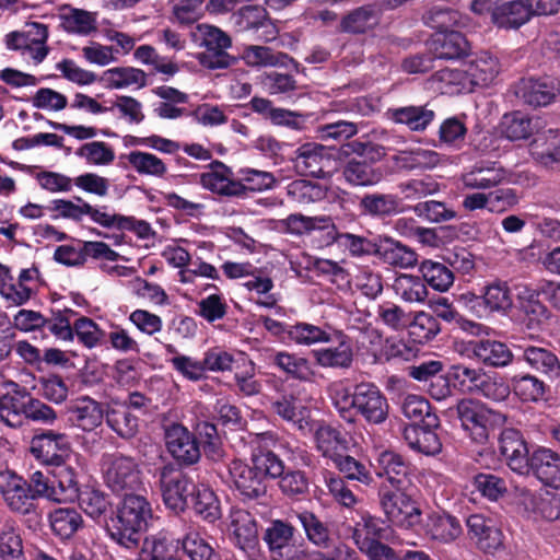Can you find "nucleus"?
<instances>
[{"instance_id":"obj_1","label":"nucleus","mask_w":560,"mask_h":560,"mask_svg":"<svg viewBox=\"0 0 560 560\" xmlns=\"http://www.w3.org/2000/svg\"><path fill=\"white\" fill-rule=\"evenodd\" d=\"M156 518L147 494H122L106 524V535L119 547L137 550L141 536L153 526Z\"/></svg>"},{"instance_id":"obj_2","label":"nucleus","mask_w":560,"mask_h":560,"mask_svg":"<svg viewBox=\"0 0 560 560\" xmlns=\"http://www.w3.org/2000/svg\"><path fill=\"white\" fill-rule=\"evenodd\" d=\"M334 406L347 423H355L361 417L372 425L383 424L389 415L386 395L373 382H360L337 395Z\"/></svg>"},{"instance_id":"obj_3","label":"nucleus","mask_w":560,"mask_h":560,"mask_svg":"<svg viewBox=\"0 0 560 560\" xmlns=\"http://www.w3.org/2000/svg\"><path fill=\"white\" fill-rule=\"evenodd\" d=\"M31 492L23 476L11 469L0 470V494L3 502L26 528L35 532L42 525L43 510Z\"/></svg>"},{"instance_id":"obj_4","label":"nucleus","mask_w":560,"mask_h":560,"mask_svg":"<svg viewBox=\"0 0 560 560\" xmlns=\"http://www.w3.org/2000/svg\"><path fill=\"white\" fill-rule=\"evenodd\" d=\"M455 410L465 435L478 445L488 444L490 435L502 429L508 421L506 415L478 399L463 398L458 400Z\"/></svg>"},{"instance_id":"obj_5","label":"nucleus","mask_w":560,"mask_h":560,"mask_svg":"<svg viewBox=\"0 0 560 560\" xmlns=\"http://www.w3.org/2000/svg\"><path fill=\"white\" fill-rule=\"evenodd\" d=\"M57 412L25 389L0 396V421L10 428H21L28 420L52 423Z\"/></svg>"},{"instance_id":"obj_6","label":"nucleus","mask_w":560,"mask_h":560,"mask_svg":"<svg viewBox=\"0 0 560 560\" xmlns=\"http://www.w3.org/2000/svg\"><path fill=\"white\" fill-rule=\"evenodd\" d=\"M217 474L244 504L266 505L268 503L269 483H266L249 462L233 458L225 465V474L218 470Z\"/></svg>"},{"instance_id":"obj_7","label":"nucleus","mask_w":560,"mask_h":560,"mask_svg":"<svg viewBox=\"0 0 560 560\" xmlns=\"http://www.w3.org/2000/svg\"><path fill=\"white\" fill-rule=\"evenodd\" d=\"M154 476L165 508L175 515L185 513L199 483L171 462L158 467Z\"/></svg>"},{"instance_id":"obj_8","label":"nucleus","mask_w":560,"mask_h":560,"mask_svg":"<svg viewBox=\"0 0 560 560\" xmlns=\"http://www.w3.org/2000/svg\"><path fill=\"white\" fill-rule=\"evenodd\" d=\"M415 486L404 489L378 488L380 504L388 522L401 528H411L421 521V511L412 498Z\"/></svg>"},{"instance_id":"obj_9","label":"nucleus","mask_w":560,"mask_h":560,"mask_svg":"<svg viewBox=\"0 0 560 560\" xmlns=\"http://www.w3.org/2000/svg\"><path fill=\"white\" fill-rule=\"evenodd\" d=\"M104 481L114 493H136L143 486L142 472L135 457L110 454L104 462Z\"/></svg>"},{"instance_id":"obj_10","label":"nucleus","mask_w":560,"mask_h":560,"mask_svg":"<svg viewBox=\"0 0 560 560\" xmlns=\"http://www.w3.org/2000/svg\"><path fill=\"white\" fill-rule=\"evenodd\" d=\"M31 454L46 466H55L81 455L72 450L70 436L50 429H43L31 440Z\"/></svg>"},{"instance_id":"obj_11","label":"nucleus","mask_w":560,"mask_h":560,"mask_svg":"<svg viewBox=\"0 0 560 560\" xmlns=\"http://www.w3.org/2000/svg\"><path fill=\"white\" fill-rule=\"evenodd\" d=\"M271 560H295L304 557L296 528L283 520H273L262 534Z\"/></svg>"},{"instance_id":"obj_12","label":"nucleus","mask_w":560,"mask_h":560,"mask_svg":"<svg viewBox=\"0 0 560 560\" xmlns=\"http://www.w3.org/2000/svg\"><path fill=\"white\" fill-rule=\"evenodd\" d=\"M78 203L67 199H54L48 207L58 214H52L51 220L68 219L74 222H81L84 215H88L92 222L105 229H119L120 213H108L107 206L94 207L81 197H74Z\"/></svg>"},{"instance_id":"obj_13","label":"nucleus","mask_w":560,"mask_h":560,"mask_svg":"<svg viewBox=\"0 0 560 560\" xmlns=\"http://www.w3.org/2000/svg\"><path fill=\"white\" fill-rule=\"evenodd\" d=\"M73 244L58 246L54 260L67 267H83L89 258L94 260L117 261L120 255L102 241H82L71 238Z\"/></svg>"},{"instance_id":"obj_14","label":"nucleus","mask_w":560,"mask_h":560,"mask_svg":"<svg viewBox=\"0 0 560 560\" xmlns=\"http://www.w3.org/2000/svg\"><path fill=\"white\" fill-rule=\"evenodd\" d=\"M375 475L382 479L380 487L387 489L410 487L415 477V466L400 453L393 450L381 451L372 464Z\"/></svg>"},{"instance_id":"obj_15","label":"nucleus","mask_w":560,"mask_h":560,"mask_svg":"<svg viewBox=\"0 0 560 560\" xmlns=\"http://www.w3.org/2000/svg\"><path fill=\"white\" fill-rule=\"evenodd\" d=\"M466 526L470 541L479 551L495 556L505 550V536L492 517L471 514L466 518Z\"/></svg>"},{"instance_id":"obj_16","label":"nucleus","mask_w":560,"mask_h":560,"mask_svg":"<svg viewBox=\"0 0 560 560\" xmlns=\"http://www.w3.org/2000/svg\"><path fill=\"white\" fill-rule=\"evenodd\" d=\"M164 441L167 452L178 466L189 467L199 462L201 451L197 436L184 424L172 422L165 425Z\"/></svg>"},{"instance_id":"obj_17","label":"nucleus","mask_w":560,"mask_h":560,"mask_svg":"<svg viewBox=\"0 0 560 560\" xmlns=\"http://www.w3.org/2000/svg\"><path fill=\"white\" fill-rule=\"evenodd\" d=\"M48 27L39 22L26 23L22 31L5 35V46L10 50L27 51L35 65H39L49 54L46 45Z\"/></svg>"},{"instance_id":"obj_18","label":"nucleus","mask_w":560,"mask_h":560,"mask_svg":"<svg viewBox=\"0 0 560 560\" xmlns=\"http://www.w3.org/2000/svg\"><path fill=\"white\" fill-rule=\"evenodd\" d=\"M515 94L533 108L545 107L552 104L560 94V81L551 75L522 78Z\"/></svg>"},{"instance_id":"obj_19","label":"nucleus","mask_w":560,"mask_h":560,"mask_svg":"<svg viewBox=\"0 0 560 560\" xmlns=\"http://www.w3.org/2000/svg\"><path fill=\"white\" fill-rule=\"evenodd\" d=\"M498 438L499 451L511 470L528 476L527 460L530 450L523 433L515 428H502Z\"/></svg>"},{"instance_id":"obj_20","label":"nucleus","mask_w":560,"mask_h":560,"mask_svg":"<svg viewBox=\"0 0 560 560\" xmlns=\"http://www.w3.org/2000/svg\"><path fill=\"white\" fill-rule=\"evenodd\" d=\"M80 459L81 457H75V459H69L52 466L50 475L57 503H73L75 498L80 497L82 491L80 485V476L82 474Z\"/></svg>"},{"instance_id":"obj_21","label":"nucleus","mask_w":560,"mask_h":560,"mask_svg":"<svg viewBox=\"0 0 560 560\" xmlns=\"http://www.w3.org/2000/svg\"><path fill=\"white\" fill-rule=\"evenodd\" d=\"M313 439L316 451L330 460L350 450L351 436L341 424L317 421Z\"/></svg>"},{"instance_id":"obj_22","label":"nucleus","mask_w":560,"mask_h":560,"mask_svg":"<svg viewBox=\"0 0 560 560\" xmlns=\"http://www.w3.org/2000/svg\"><path fill=\"white\" fill-rule=\"evenodd\" d=\"M334 337L337 345L312 350L313 359L324 369H350L354 359L350 337L341 330L335 331Z\"/></svg>"},{"instance_id":"obj_23","label":"nucleus","mask_w":560,"mask_h":560,"mask_svg":"<svg viewBox=\"0 0 560 560\" xmlns=\"http://www.w3.org/2000/svg\"><path fill=\"white\" fill-rule=\"evenodd\" d=\"M231 526L235 546L249 558L255 559L259 550L257 522L253 515L243 509L231 511Z\"/></svg>"},{"instance_id":"obj_24","label":"nucleus","mask_w":560,"mask_h":560,"mask_svg":"<svg viewBox=\"0 0 560 560\" xmlns=\"http://www.w3.org/2000/svg\"><path fill=\"white\" fill-rule=\"evenodd\" d=\"M528 475L547 487L560 489V455L550 448L536 447L527 460Z\"/></svg>"},{"instance_id":"obj_25","label":"nucleus","mask_w":560,"mask_h":560,"mask_svg":"<svg viewBox=\"0 0 560 560\" xmlns=\"http://www.w3.org/2000/svg\"><path fill=\"white\" fill-rule=\"evenodd\" d=\"M509 177V172L499 162L480 161L460 176L464 188L490 189L499 186Z\"/></svg>"},{"instance_id":"obj_26","label":"nucleus","mask_w":560,"mask_h":560,"mask_svg":"<svg viewBox=\"0 0 560 560\" xmlns=\"http://www.w3.org/2000/svg\"><path fill=\"white\" fill-rule=\"evenodd\" d=\"M208 171L200 175V184L211 192L223 197H236L243 191V186L234 177L232 170L219 160L212 161Z\"/></svg>"},{"instance_id":"obj_27","label":"nucleus","mask_w":560,"mask_h":560,"mask_svg":"<svg viewBox=\"0 0 560 560\" xmlns=\"http://www.w3.org/2000/svg\"><path fill=\"white\" fill-rule=\"evenodd\" d=\"M180 538L167 528L140 538L139 560H171L176 557Z\"/></svg>"},{"instance_id":"obj_28","label":"nucleus","mask_w":560,"mask_h":560,"mask_svg":"<svg viewBox=\"0 0 560 560\" xmlns=\"http://www.w3.org/2000/svg\"><path fill=\"white\" fill-rule=\"evenodd\" d=\"M80 509L94 521L97 525H103L106 530V524L115 510V503L110 494L96 487H84L80 497L75 498Z\"/></svg>"},{"instance_id":"obj_29","label":"nucleus","mask_w":560,"mask_h":560,"mask_svg":"<svg viewBox=\"0 0 560 560\" xmlns=\"http://www.w3.org/2000/svg\"><path fill=\"white\" fill-rule=\"evenodd\" d=\"M439 428L428 427V423H409L404 425L401 436L411 451L435 456L442 451V442L436 433Z\"/></svg>"},{"instance_id":"obj_30","label":"nucleus","mask_w":560,"mask_h":560,"mask_svg":"<svg viewBox=\"0 0 560 560\" xmlns=\"http://www.w3.org/2000/svg\"><path fill=\"white\" fill-rule=\"evenodd\" d=\"M429 45L433 57L442 60L462 59L467 56L470 48L465 35L457 30L435 32Z\"/></svg>"},{"instance_id":"obj_31","label":"nucleus","mask_w":560,"mask_h":560,"mask_svg":"<svg viewBox=\"0 0 560 560\" xmlns=\"http://www.w3.org/2000/svg\"><path fill=\"white\" fill-rule=\"evenodd\" d=\"M329 163L326 148L322 144L307 142L296 150L295 167L303 175L325 178L329 174Z\"/></svg>"},{"instance_id":"obj_32","label":"nucleus","mask_w":560,"mask_h":560,"mask_svg":"<svg viewBox=\"0 0 560 560\" xmlns=\"http://www.w3.org/2000/svg\"><path fill=\"white\" fill-rule=\"evenodd\" d=\"M69 419L81 430L91 432L105 417L101 402L89 396H81L68 405Z\"/></svg>"},{"instance_id":"obj_33","label":"nucleus","mask_w":560,"mask_h":560,"mask_svg":"<svg viewBox=\"0 0 560 560\" xmlns=\"http://www.w3.org/2000/svg\"><path fill=\"white\" fill-rule=\"evenodd\" d=\"M385 115L392 122L404 125L413 132L424 131L435 118V112L427 105L390 107Z\"/></svg>"},{"instance_id":"obj_34","label":"nucleus","mask_w":560,"mask_h":560,"mask_svg":"<svg viewBox=\"0 0 560 560\" xmlns=\"http://www.w3.org/2000/svg\"><path fill=\"white\" fill-rule=\"evenodd\" d=\"M388 535L389 526L383 520L368 515L355 524L352 538L358 548L366 553L382 545V540L387 539Z\"/></svg>"},{"instance_id":"obj_35","label":"nucleus","mask_w":560,"mask_h":560,"mask_svg":"<svg viewBox=\"0 0 560 560\" xmlns=\"http://www.w3.org/2000/svg\"><path fill=\"white\" fill-rule=\"evenodd\" d=\"M540 283L536 289L524 288L518 293L520 310L524 314L526 326L530 330L540 329L550 318V311L539 300Z\"/></svg>"},{"instance_id":"obj_36","label":"nucleus","mask_w":560,"mask_h":560,"mask_svg":"<svg viewBox=\"0 0 560 560\" xmlns=\"http://www.w3.org/2000/svg\"><path fill=\"white\" fill-rule=\"evenodd\" d=\"M530 154L539 164L553 168L560 165V130L537 132L530 142Z\"/></svg>"},{"instance_id":"obj_37","label":"nucleus","mask_w":560,"mask_h":560,"mask_svg":"<svg viewBox=\"0 0 560 560\" xmlns=\"http://www.w3.org/2000/svg\"><path fill=\"white\" fill-rule=\"evenodd\" d=\"M376 257L399 268L413 267L418 261V255L412 248L388 236L378 240Z\"/></svg>"},{"instance_id":"obj_38","label":"nucleus","mask_w":560,"mask_h":560,"mask_svg":"<svg viewBox=\"0 0 560 560\" xmlns=\"http://www.w3.org/2000/svg\"><path fill=\"white\" fill-rule=\"evenodd\" d=\"M381 14L382 8L375 3L355 8L341 19L340 31L349 34H364L380 23Z\"/></svg>"},{"instance_id":"obj_39","label":"nucleus","mask_w":560,"mask_h":560,"mask_svg":"<svg viewBox=\"0 0 560 560\" xmlns=\"http://www.w3.org/2000/svg\"><path fill=\"white\" fill-rule=\"evenodd\" d=\"M283 223L288 233L298 236L308 235L314 231L323 232L325 238L328 233L336 235V224L329 215L307 217L302 213H292L284 219Z\"/></svg>"},{"instance_id":"obj_40","label":"nucleus","mask_w":560,"mask_h":560,"mask_svg":"<svg viewBox=\"0 0 560 560\" xmlns=\"http://www.w3.org/2000/svg\"><path fill=\"white\" fill-rule=\"evenodd\" d=\"M360 212L371 218H388L401 212V202L397 195L365 194L359 201Z\"/></svg>"},{"instance_id":"obj_41","label":"nucleus","mask_w":560,"mask_h":560,"mask_svg":"<svg viewBox=\"0 0 560 560\" xmlns=\"http://www.w3.org/2000/svg\"><path fill=\"white\" fill-rule=\"evenodd\" d=\"M104 418L107 425L122 439H131L138 432L139 419L126 404L110 402L105 410Z\"/></svg>"},{"instance_id":"obj_42","label":"nucleus","mask_w":560,"mask_h":560,"mask_svg":"<svg viewBox=\"0 0 560 560\" xmlns=\"http://www.w3.org/2000/svg\"><path fill=\"white\" fill-rule=\"evenodd\" d=\"M51 532L61 540L72 538L84 526L81 513L74 508H56L48 514Z\"/></svg>"},{"instance_id":"obj_43","label":"nucleus","mask_w":560,"mask_h":560,"mask_svg":"<svg viewBox=\"0 0 560 560\" xmlns=\"http://www.w3.org/2000/svg\"><path fill=\"white\" fill-rule=\"evenodd\" d=\"M471 351L480 362L493 368L506 366L514 358L504 342L492 339H480L471 342Z\"/></svg>"},{"instance_id":"obj_44","label":"nucleus","mask_w":560,"mask_h":560,"mask_svg":"<svg viewBox=\"0 0 560 560\" xmlns=\"http://www.w3.org/2000/svg\"><path fill=\"white\" fill-rule=\"evenodd\" d=\"M539 121L540 118L529 117L520 110L508 113L500 124L501 133L511 141L525 140L538 132Z\"/></svg>"},{"instance_id":"obj_45","label":"nucleus","mask_w":560,"mask_h":560,"mask_svg":"<svg viewBox=\"0 0 560 560\" xmlns=\"http://www.w3.org/2000/svg\"><path fill=\"white\" fill-rule=\"evenodd\" d=\"M298 520L302 525L307 539L315 546L327 551H332L340 542L335 545L334 534L328 524L322 521L316 514L310 511H303L298 514Z\"/></svg>"},{"instance_id":"obj_46","label":"nucleus","mask_w":560,"mask_h":560,"mask_svg":"<svg viewBox=\"0 0 560 560\" xmlns=\"http://www.w3.org/2000/svg\"><path fill=\"white\" fill-rule=\"evenodd\" d=\"M521 359L524 360L530 369L555 380L560 376V360L550 349L537 346H527L523 349Z\"/></svg>"},{"instance_id":"obj_47","label":"nucleus","mask_w":560,"mask_h":560,"mask_svg":"<svg viewBox=\"0 0 560 560\" xmlns=\"http://www.w3.org/2000/svg\"><path fill=\"white\" fill-rule=\"evenodd\" d=\"M277 480L282 495L292 501H305L311 495V479L307 472L302 469L285 467Z\"/></svg>"},{"instance_id":"obj_48","label":"nucleus","mask_w":560,"mask_h":560,"mask_svg":"<svg viewBox=\"0 0 560 560\" xmlns=\"http://www.w3.org/2000/svg\"><path fill=\"white\" fill-rule=\"evenodd\" d=\"M189 506L198 517L209 524L215 523L222 515L218 495L205 483H199L189 501Z\"/></svg>"},{"instance_id":"obj_49","label":"nucleus","mask_w":560,"mask_h":560,"mask_svg":"<svg viewBox=\"0 0 560 560\" xmlns=\"http://www.w3.org/2000/svg\"><path fill=\"white\" fill-rule=\"evenodd\" d=\"M530 0L502 2L494 13V23L504 28H518L533 16Z\"/></svg>"},{"instance_id":"obj_50","label":"nucleus","mask_w":560,"mask_h":560,"mask_svg":"<svg viewBox=\"0 0 560 560\" xmlns=\"http://www.w3.org/2000/svg\"><path fill=\"white\" fill-rule=\"evenodd\" d=\"M465 66L474 89L476 86H488L495 79L500 70L499 60L487 51L476 55L472 59L465 62Z\"/></svg>"},{"instance_id":"obj_51","label":"nucleus","mask_w":560,"mask_h":560,"mask_svg":"<svg viewBox=\"0 0 560 560\" xmlns=\"http://www.w3.org/2000/svg\"><path fill=\"white\" fill-rule=\"evenodd\" d=\"M418 271L427 288L430 287L438 292L448 291L455 280V275L447 265L433 259H423Z\"/></svg>"},{"instance_id":"obj_52","label":"nucleus","mask_w":560,"mask_h":560,"mask_svg":"<svg viewBox=\"0 0 560 560\" xmlns=\"http://www.w3.org/2000/svg\"><path fill=\"white\" fill-rule=\"evenodd\" d=\"M148 74L133 67H115L105 70L100 77V82L108 90L125 89L130 85H137L139 89L144 88Z\"/></svg>"},{"instance_id":"obj_53","label":"nucleus","mask_w":560,"mask_h":560,"mask_svg":"<svg viewBox=\"0 0 560 560\" xmlns=\"http://www.w3.org/2000/svg\"><path fill=\"white\" fill-rule=\"evenodd\" d=\"M472 307L483 305L485 312L505 313L513 305L512 294L505 282H493L483 288L482 295L475 296Z\"/></svg>"},{"instance_id":"obj_54","label":"nucleus","mask_w":560,"mask_h":560,"mask_svg":"<svg viewBox=\"0 0 560 560\" xmlns=\"http://www.w3.org/2000/svg\"><path fill=\"white\" fill-rule=\"evenodd\" d=\"M194 434L197 436L199 448L202 447L206 457L214 464H220L225 456V451L217 425L209 421H199L194 427Z\"/></svg>"},{"instance_id":"obj_55","label":"nucleus","mask_w":560,"mask_h":560,"mask_svg":"<svg viewBox=\"0 0 560 560\" xmlns=\"http://www.w3.org/2000/svg\"><path fill=\"white\" fill-rule=\"evenodd\" d=\"M392 161L398 171H423L435 167L440 162V154L425 149L399 151L392 156Z\"/></svg>"},{"instance_id":"obj_56","label":"nucleus","mask_w":560,"mask_h":560,"mask_svg":"<svg viewBox=\"0 0 560 560\" xmlns=\"http://www.w3.org/2000/svg\"><path fill=\"white\" fill-rule=\"evenodd\" d=\"M249 463L266 483H269V480H277L285 468L284 460L278 454L262 446L252 453Z\"/></svg>"},{"instance_id":"obj_57","label":"nucleus","mask_w":560,"mask_h":560,"mask_svg":"<svg viewBox=\"0 0 560 560\" xmlns=\"http://www.w3.org/2000/svg\"><path fill=\"white\" fill-rule=\"evenodd\" d=\"M334 243L347 249L352 257L376 256L377 242L352 233H340L337 228L336 235L334 233L326 235V244Z\"/></svg>"},{"instance_id":"obj_58","label":"nucleus","mask_w":560,"mask_h":560,"mask_svg":"<svg viewBox=\"0 0 560 560\" xmlns=\"http://www.w3.org/2000/svg\"><path fill=\"white\" fill-rule=\"evenodd\" d=\"M342 176L351 186H373L382 180L383 173L366 161L351 159L345 164Z\"/></svg>"},{"instance_id":"obj_59","label":"nucleus","mask_w":560,"mask_h":560,"mask_svg":"<svg viewBox=\"0 0 560 560\" xmlns=\"http://www.w3.org/2000/svg\"><path fill=\"white\" fill-rule=\"evenodd\" d=\"M402 415L410 419L411 423H428V427H440L439 416L432 411L428 399L418 395H408L401 405Z\"/></svg>"},{"instance_id":"obj_60","label":"nucleus","mask_w":560,"mask_h":560,"mask_svg":"<svg viewBox=\"0 0 560 560\" xmlns=\"http://www.w3.org/2000/svg\"><path fill=\"white\" fill-rule=\"evenodd\" d=\"M61 27L69 34L90 35L97 30L96 14L69 8L60 14Z\"/></svg>"},{"instance_id":"obj_61","label":"nucleus","mask_w":560,"mask_h":560,"mask_svg":"<svg viewBox=\"0 0 560 560\" xmlns=\"http://www.w3.org/2000/svg\"><path fill=\"white\" fill-rule=\"evenodd\" d=\"M392 287L396 295L409 303H421L428 298L427 284L421 276L400 273L395 278Z\"/></svg>"},{"instance_id":"obj_62","label":"nucleus","mask_w":560,"mask_h":560,"mask_svg":"<svg viewBox=\"0 0 560 560\" xmlns=\"http://www.w3.org/2000/svg\"><path fill=\"white\" fill-rule=\"evenodd\" d=\"M77 337L78 342L88 349H94L105 346L107 342V334L92 318L80 316L73 323V338Z\"/></svg>"},{"instance_id":"obj_63","label":"nucleus","mask_w":560,"mask_h":560,"mask_svg":"<svg viewBox=\"0 0 560 560\" xmlns=\"http://www.w3.org/2000/svg\"><path fill=\"white\" fill-rule=\"evenodd\" d=\"M408 334L413 342L424 345L433 340L441 331L438 318L427 312H418L408 324Z\"/></svg>"},{"instance_id":"obj_64","label":"nucleus","mask_w":560,"mask_h":560,"mask_svg":"<svg viewBox=\"0 0 560 560\" xmlns=\"http://www.w3.org/2000/svg\"><path fill=\"white\" fill-rule=\"evenodd\" d=\"M425 25L434 28L435 32H451L465 25L459 11L442 5L432 7L423 15Z\"/></svg>"}]
</instances>
